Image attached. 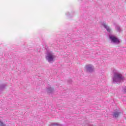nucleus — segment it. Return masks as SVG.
I'll use <instances>...</instances> for the list:
<instances>
[{
    "mask_svg": "<svg viewBox=\"0 0 126 126\" xmlns=\"http://www.w3.org/2000/svg\"><path fill=\"white\" fill-rule=\"evenodd\" d=\"M115 30L117 32H119V33H121V32H123V29L121 28V26L119 25H116L115 26Z\"/></svg>",
    "mask_w": 126,
    "mask_h": 126,
    "instance_id": "423d86ee",
    "label": "nucleus"
},
{
    "mask_svg": "<svg viewBox=\"0 0 126 126\" xmlns=\"http://www.w3.org/2000/svg\"><path fill=\"white\" fill-rule=\"evenodd\" d=\"M85 69L87 72H90V73H92V72H94V70L95 68H94V66L91 64H88L85 66Z\"/></svg>",
    "mask_w": 126,
    "mask_h": 126,
    "instance_id": "7ed1b4c3",
    "label": "nucleus"
},
{
    "mask_svg": "<svg viewBox=\"0 0 126 126\" xmlns=\"http://www.w3.org/2000/svg\"><path fill=\"white\" fill-rule=\"evenodd\" d=\"M49 126H62L58 123H51Z\"/></svg>",
    "mask_w": 126,
    "mask_h": 126,
    "instance_id": "9d476101",
    "label": "nucleus"
},
{
    "mask_svg": "<svg viewBox=\"0 0 126 126\" xmlns=\"http://www.w3.org/2000/svg\"><path fill=\"white\" fill-rule=\"evenodd\" d=\"M0 126H6V124L3 123V121H0Z\"/></svg>",
    "mask_w": 126,
    "mask_h": 126,
    "instance_id": "9b49d317",
    "label": "nucleus"
},
{
    "mask_svg": "<svg viewBox=\"0 0 126 126\" xmlns=\"http://www.w3.org/2000/svg\"><path fill=\"white\" fill-rule=\"evenodd\" d=\"M120 113L119 112H115L113 113L114 118H118L120 115Z\"/></svg>",
    "mask_w": 126,
    "mask_h": 126,
    "instance_id": "1a4fd4ad",
    "label": "nucleus"
},
{
    "mask_svg": "<svg viewBox=\"0 0 126 126\" xmlns=\"http://www.w3.org/2000/svg\"><path fill=\"white\" fill-rule=\"evenodd\" d=\"M113 77L112 78L113 83H120L125 80V77L119 71L113 70Z\"/></svg>",
    "mask_w": 126,
    "mask_h": 126,
    "instance_id": "f257e3e1",
    "label": "nucleus"
},
{
    "mask_svg": "<svg viewBox=\"0 0 126 126\" xmlns=\"http://www.w3.org/2000/svg\"><path fill=\"white\" fill-rule=\"evenodd\" d=\"M110 40L111 41L112 43L114 44H116V45H119L121 41H120V39L118 38L117 37L115 36L114 35H109Z\"/></svg>",
    "mask_w": 126,
    "mask_h": 126,
    "instance_id": "20e7f679",
    "label": "nucleus"
},
{
    "mask_svg": "<svg viewBox=\"0 0 126 126\" xmlns=\"http://www.w3.org/2000/svg\"><path fill=\"white\" fill-rule=\"evenodd\" d=\"M56 59V55L52 51H48L47 52L46 56V60L48 63H54V61Z\"/></svg>",
    "mask_w": 126,
    "mask_h": 126,
    "instance_id": "f03ea898",
    "label": "nucleus"
},
{
    "mask_svg": "<svg viewBox=\"0 0 126 126\" xmlns=\"http://www.w3.org/2000/svg\"><path fill=\"white\" fill-rule=\"evenodd\" d=\"M101 25L104 27V28H105V29H106V31H107V32H108L109 33H110L111 28H110V27L108 26V25H107V24H106V23L105 22L102 23Z\"/></svg>",
    "mask_w": 126,
    "mask_h": 126,
    "instance_id": "39448f33",
    "label": "nucleus"
},
{
    "mask_svg": "<svg viewBox=\"0 0 126 126\" xmlns=\"http://www.w3.org/2000/svg\"><path fill=\"white\" fill-rule=\"evenodd\" d=\"M5 87H6V85L4 84L0 85V91H2Z\"/></svg>",
    "mask_w": 126,
    "mask_h": 126,
    "instance_id": "0eeeda50",
    "label": "nucleus"
},
{
    "mask_svg": "<svg viewBox=\"0 0 126 126\" xmlns=\"http://www.w3.org/2000/svg\"><path fill=\"white\" fill-rule=\"evenodd\" d=\"M68 83H69L70 84H71L72 83V81H71V79H69L68 81Z\"/></svg>",
    "mask_w": 126,
    "mask_h": 126,
    "instance_id": "ddd939ff",
    "label": "nucleus"
},
{
    "mask_svg": "<svg viewBox=\"0 0 126 126\" xmlns=\"http://www.w3.org/2000/svg\"><path fill=\"white\" fill-rule=\"evenodd\" d=\"M67 15H68V14H67Z\"/></svg>",
    "mask_w": 126,
    "mask_h": 126,
    "instance_id": "4468645a",
    "label": "nucleus"
},
{
    "mask_svg": "<svg viewBox=\"0 0 126 126\" xmlns=\"http://www.w3.org/2000/svg\"><path fill=\"white\" fill-rule=\"evenodd\" d=\"M46 91L47 92V93H53V92L54 91V89H53V88H48L46 89Z\"/></svg>",
    "mask_w": 126,
    "mask_h": 126,
    "instance_id": "6e6552de",
    "label": "nucleus"
},
{
    "mask_svg": "<svg viewBox=\"0 0 126 126\" xmlns=\"http://www.w3.org/2000/svg\"><path fill=\"white\" fill-rule=\"evenodd\" d=\"M123 92L124 93H126V86H124L123 87Z\"/></svg>",
    "mask_w": 126,
    "mask_h": 126,
    "instance_id": "f8f14e48",
    "label": "nucleus"
}]
</instances>
